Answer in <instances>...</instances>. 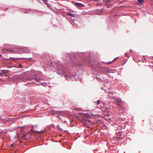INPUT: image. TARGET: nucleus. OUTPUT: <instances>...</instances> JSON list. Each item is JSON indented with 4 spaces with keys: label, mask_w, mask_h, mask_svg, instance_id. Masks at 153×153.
Listing matches in <instances>:
<instances>
[{
    "label": "nucleus",
    "mask_w": 153,
    "mask_h": 153,
    "mask_svg": "<svg viewBox=\"0 0 153 153\" xmlns=\"http://www.w3.org/2000/svg\"><path fill=\"white\" fill-rule=\"evenodd\" d=\"M112 92H110V93H109V95H110L109 96H110V97H111V95H112Z\"/></svg>",
    "instance_id": "obj_16"
},
{
    "label": "nucleus",
    "mask_w": 153,
    "mask_h": 153,
    "mask_svg": "<svg viewBox=\"0 0 153 153\" xmlns=\"http://www.w3.org/2000/svg\"><path fill=\"white\" fill-rule=\"evenodd\" d=\"M71 61L73 65H78L77 64L76 59L74 57H72Z\"/></svg>",
    "instance_id": "obj_3"
},
{
    "label": "nucleus",
    "mask_w": 153,
    "mask_h": 153,
    "mask_svg": "<svg viewBox=\"0 0 153 153\" xmlns=\"http://www.w3.org/2000/svg\"><path fill=\"white\" fill-rule=\"evenodd\" d=\"M60 112H61V111L59 112V113H60Z\"/></svg>",
    "instance_id": "obj_29"
},
{
    "label": "nucleus",
    "mask_w": 153,
    "mask_h": 153,
    "mask_svg": "<svg viewBox=\"0 0 153 153\" xmlns=\"http://www.w3.org/2000/svg\"><path fill=\"white\" fill-rule=\"evenodd\" d=\"M111 113H108V114H107V116L108 117H109L110 116H111Z\"/></svg>",
    "instance_id": "obj_13"
},
{
    "label": "nucleus",
    "mask_w": 153,
    "mask_h": 153,
    "mask_svg": "<svg viewBox=\"0 0 153 153\" xmlns=\"http://www.w3.org/2000/svg\"><path fill=\"white\" fill-rule=\"evenodd\" d=\"M111 0H106V3H108L110 2L111 1Z\"/></svg>",
    "instance_id": "obj_12"
},
{
    "label": "nucleus",
    "mask_w": 153,
    "mask_h": 153,
    "mask_svg": "<svg viewBox=\"0 0 153 153\" xmlns=\"http://www.w3.org/2000/svg\"><path fill=\"white\" fill-rule=\"evenodd\" d=\"M76 5L77 6H78L79 7H81L82 5V4L80 3H76Z\"/></svg>",
    "instance_id": "obj_9"
},
{
    "label": "nucleus",
    "mask_w": 153,
    "mask_h": 153,
    "mask_svg": "<svg viewBox=\"0 0 153 153\" xmlns=\"http://www.w3.org/2000/svg\"><path fill=\"white\" fill-rule=\"evenodd\" d=\"M117 58H116L114 59L112 61H111L110 62L107 61L106 62V64L108 65L111 64L113 61H115L116 60Z\"/></svg>",
    "instance_id": "obj_5"
},
{
    "label": "nucleus",
    "mask_w": 153,
    "mask_h": 153,
    "mask_svg": "<svg viewBox=\"0 0 153 153\" xmlns=\"http://www.w3.org/2000/svg\"><path fill=\"white\" fill-rule=\"evenodd\" d=\"M30 78H27L24 77V78H23L22 79V80L24 81H27V80H30Z\"/></svg>",
    "instance_id": "obj_8"
},
{
    "label": "nucleus",
    "mask_w": 153,
    "mask_h": 153,
    "mask_svg": "<svg viewBox=\"0 0 153 153\" xmlns=\"http://www.w3.org/2000/svg\"><path fill=\"white\" fill-rule=\"evenodd\" d=\"M26 135H25V134L24 135H23V138H25V137H26Z\"/></svg>",
    "instance_id": "obj_17"
},
{
    "label": "nucleus",
    "mask_w": 153,
    "mask_h": 153,
    "mask_svg": "<svg viewBox=\"0 0 153 153\" xmlns=\"http://www.w3.org/2000/svg\"><path fill=\"white\" fill-rule=\"evenodd\" d=\"M97 11H98L97 14L98 15H101L102 13H103V12L104 11V9H102L100 10H97Z\"/></svg>",
    "instance_id": "obj_4"
},
{
    "label": "nucleus",
    "mask_w": 153,
    "mask_h": 153,
    "mask_svg": "<svg viewBox=\"0 0 153 153\" xmlns=\"http://www.w3.org/2000/svg\"><path fill=\"white\" fill-rule=\"evenodd\" d=\"M100 101L99 100H98L97 102V105L99 104L100 103Z\"/></svg>",
    "instance_id": "obj_11"
},
{
    "label": "nucleus",
    "mask_w": 153,
    "mask_h": 153,
    "mask_svg": "<svg viewBox=\"0 0 153 153\" xmlns=\"http://www.w3.org/2000/svg\"><path fill=\"white\" fill-rule=\"evenodd\" d=\"M45 4H47V3H45Z\"/></svg>",
    "instance_id": "obj_27"
},
{
    "label": "nucleus",
    "mask_w": 153,
    "mask_h": 153,
    "mask_svg": "<svg viewBox=\"0 0 153 153\" xmlns=\"http://www.w3.org/2000/svg\"><path fill=\"white\" fill-rule=\"evenodd\" d=\"M57 127L58 128H59V126L58 125H57Z\"/></svg>",
    "instance_id": "obj_22"
},
{
    "label": "nucleus",
    "mask_w": 153,
    "mask_h": 153,
    "mask_svg": "<svg viewBox=\"0 0 153 153\" xmlns=\"http://www.w3.org/2000/svg\"><path fill=\"white\" fill-rule=\"evenodd\" d=\"M43 1L44 2H47V0H43Z\"/></svg>",
    "instance_id": "obj_18"
},
{
    "label": "nucleus",
    "mask_w": 153,
    "mask_h": 153,
    "mask_svg": "<svg viewBox=\"0 0 153 153\" xmlns=\"http://www.w3.org/2000/svg\"><path fill=\"white\" fill-rule=\"evenodd\" d=\"M107 71L106 70V71H105L106 72Z\"/></svg>",
    "instance_id": "obj_30"
},
{
    "label": "nucleus",
    "mask_w": 153,
    "mask_h": 153,
    "mask_svg": "<svg viewBox=\"0 0 153 153\" xmlns=\"http://www.w3.org/2000/svg\"><path fill=\"white\" fill-rule=\"evenodd\" d=\"M94 1H96L97 0H94Z\"/></svg>",
    "instance_id": "obj_31"
},
{
    "label": "nucleus",
    "mask_w": 153,
    "mask_h": 153,
    "mask_svg": "<svg viewBox=\"0 0 153 153\" xmlns=\"http://www.w3.org/2000/svg\"><path fill=\"white\" fill-rule=\"evenodd\" d=\"M67 15L68 16H71L73 17H75V14L69 13H67Z\"/></svg>",
    "instance_id": "obj_6"
},
{
    "label": "nucleus",
    "mask_w": 153,
    "mask_h": 153,
    "mask_svg": "<svg viewBox=\"0 0 153 153\" xmlns=\"http://www.w3.org/2000/svg\"><path fill=\"white\" fill-rule=\"evenodd\" d=\"M106 121H108L109 123H111V122H112L111 120V119H110V118H108V119H106Z\"/></svg>",
    "instance_id": "obj_10"
},
{
    "label": "nucleus",
    "mask_w": 153,
    "mask_h": 153,
    "mask_svg": "<svg viewBox=\"0 0 153 153\" xmlns=\"http://www.w3.org/2000/svg\"><path fill=\"white\" fill-rule=\"evenodd\" d=\"M29 51H27L26 53H29Z\"/></svg>",
    "instance_id": "obj_24"
},
{
    "label": "nucleus",
    "mask_w": 153,
    "mask_h": 153,
    "mask_svg": "<svg viewBox=\"0 0 153 153\" xmlns=\"http://www.w3.org/2000/svg\"><path fill=\"white\" fill-rule=\"evenodd\" d=\"M59 115H58V117H59V118H60L59 117Z\"/></svg>",
    "instance_id": "obj_28"
},
{
    "label": "nucleus",
    "mask_w": 153,
    "mask_h": 153,
    "mask_svg": "<svg viewBox=\"0 0 153 153\" xmlns=\"http://www.w3.org/2000/svg\"><path fill=\"white\" fill-rule=\"evenodd\" d=\"M16 59H21V58H16Z\"/></svg>",
    "instance_id": "obj_23"
},
{
    "label": "nucleus",
    "mask_w": 153,
    "mask_h": 153,
    "mask_svg": "<svg viewBox=\"0 0 153 153\" xmlns=\"http://www.w3.org/2000/svg\"><path fill=\"white\" fill-rule=\"evenodd\" d=\"M37 85H39V84H40L37 83Z\"/></svg>",
    "instance_id": "obj_26"
},
{
    "label": "nucleus",
    "mask_w": 153,
    "mask_h": 153,
    "mask_svg": "<svg viewBox=\"0 0 153 153\" xmlns=\"http://www.w3.org/2000/svg\"><path fill=\"white\" fill-rule=\"evenodd\" d=\"M19 67L21 68H23V66L21 65L20 64L19 65Z\"/></svg>",
    "instance_id": "obj_15"
},
{
    "label": "nucleus",
    "mask_w": 153,
    "mask_h": 153,
    "mask_svg": "<svg viewBox=\"0 0 153 153\" xmlns=\"http://www.w3.org/2000/svg\"><path fill=\"white\" fill-rule=\"evenodd\" d=\"M14 145L13 144H12L11 145V146H12V147H13V146H14Z\"/></svg>",
    "instance_id": "obj_19"
},
{
    "label": "nucleus",
    "mask_w": 153,
    "mask_h": 153,
    "mask_svg": "<svg viewBox=\"0 0 153 153\" xmlns=\"http://www.w3.org/2000/svg\"><path fill=\"white\" fill-rule=\"evenodd\" d=\"M34 79L35 81H36L37 82H41L42 81V80L40 79H38L37 77L35 78Z\"/></svg>",
    "instance_id": "obj_7"
},
{
    "label": "nucleus",
    "mask_w": 153,
    "mask_h": 153,
    "mask_svg": "<svg viewBox=\"0 0 153 153\" xmlns=\"http://www.w3.org/2000/svg\"><path fill=\"white\" fill-rule=\"evenodd\" d=\"M76 109L77 110V108H76ZM77 109L78 110V108H77Z\"/></svg>",
    "instance_id": "obj_25"
},
{
    "label": "nucleus",
    "mask_w": 153,
    "mask_h": 153,
    "mask_svg": "<svg viewBox=\"0 0 153 153\" xmlns=\"http://www.w3.org/2000/svg\"><path fill=\"white\" fill-rule=\"evenodd\" d=\"M44 84V83H43L42 82H41V84L42 85H43Z\"/></svg>",
    "instance_id": "obj_20"
},
{
    "label": "nucleus",
    "mask_w": 153,
    "mask_h": 153,
    "mask_svg": "<svg viewBox=\"0 0 153 153\" xmlns=\"http://www.w3.org/2000/svg\"><path fill=\"white\" fill-rule=\"evenodd\" d=\"M138 1L140 3H142L143 2V0H138Z\"/></svg>",
    "instance_id": "obj_14"
},
{
    "label": "nucleus",
    "mask_w": 153,
    "mask_h": 153,
    "mask_svg": "<svg viewBox=\"0 0 153 153\" xmlns=\"http://www.w3.org/2000/svg\"><path fill=\"white\" fill-rule=\"evenodd\" d=\"M52 66L56 68L57 73L61 76L63 75L68 72V68L67 65L62 64L58 61L51 62Z\"/></svg>",
    "instance_id": "obj_1"
},
{
    "label": "nucleus",
    "mask_w": 153,
    "mask_h": 153,
    "mask_svg": "<svg viewBox=\"0 0 153 153\" xmlns=\"http://www.w3.org/2000/svg\"><path fill=\"white\" fill-rule=\"evenodd\" d=\"M24 127V126H21V127H19V128H23V127Z\"/></svg>",
    "instance_id": "obj_21"
},
{
    "label": "nucleus",
    "mask_w": 153,
    "mask_h": 153,
    "mask_svg": "<svg viewBox=\"0 0 153 153\" xmlns=\"http://www.w3.org/2000/svg\"><path fill=\"white\" fill-rule=\"evenodd\" d=\"M115 102H116L117 104L118 105H120L122 103V101L120 98H114Z\"/></svg>",
    "instance_id": "obj_2"
}]
</instances>
